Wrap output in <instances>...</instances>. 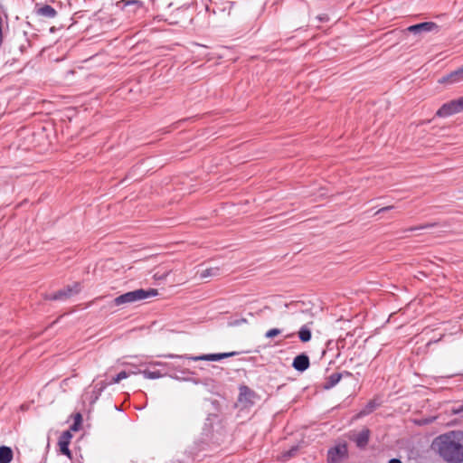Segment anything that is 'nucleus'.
I'll return each instance as SVG.
<instances>
[{
    "label": "nucleus",
    "mask_w": 463,
    "mask_h": 463,
    "mask_svg": "<svg viewBox=\"0 0 463 463\" xmlns=\"http://www.w3.org/2000/svg\"><path fill=\"white\" fill-rule=\"evenodd\" d=\"M280 334V330L278 328H272L266 332L265 336L267 338H272Z\"/></svg>",
    "instance_id": "nucleus-20"
},
{
    "label": "nucleus",
    "mask_w": 463,
    "mask_h": 463,
    "mask_svg": "<svg viewBox=\"0 0 463 463\" xmlns=\"http://www.w3.org/2000/svg\"><path fill=\"white\" fill-rule=\"evenodd\" d=\"M166 357H178V355H173V354H168L166 355ZM182 356H179V358H181Z\"/></svg>",
    "instance_id": "nucleus-28"
},
{
    "label": "nucleus",
    "mask_w": 463,
    "mask_h": 463,
    "mask_svg": "<svg viewBox=\"0 0 463 463\" xmlns=\"http://www.w3.org/2000/svg\"><path fill=\"white\" fill-rule=\"evenodd\" d=\"M389 463H402V462L398 458H392L389 461Z\"/></svg>",
    "instance_id": "nucleus-26"
},
{
    "label": "nucleus",
    "mask_w": 463,
    "mask_h": 463,
    "mask_svg": "<svg viewBox=\"0 0 463 463\" xmlns=\"http://www.w3.org/2000/svg\"><path fill=\"white\" fill-rule=\"evenodd\" d=\"M463 80V66L451 72L447 77H444L441 80V82H449V83H455Z\"/></svg>",
    "instance_id": "nucleus-11"
},
{
    "label": "nucleus",
    "mask_w": 463,
    "mask_h": 463,
    "mask_svg": "<svg viewBox=\"0 0 463 463\" xmlns=\"http://www.w3.org/2000/svg\"><path fill=\"white\" fill-rule=\"evenodd\" d=\"M158 294L156 289L149 288V289H136L133 291L127 292L117 297L113 303L116 306H122L132 304L137 301L144 300L146 298L156 297Z\"/></svg>",
    "instance_id": "nucleus-2"
},
{
    "label": "nucleus",
    "mask_w": 463,
    "mask_h": 463,
    "mask_svg": "<svg viewBox=\"0 0 463 463\" xmlns=\"http://www.w3.org/2000/svg\"><path fill=\"white\" fill-rule=\"evenodd\" d=\"M369 439V430H363L356 435L355 442L358 447H364L367 444Z\"/></svg>",
    "instance_id": "nucleus-13"
},
{
    "label": "nucleus",
    "mask_w": 463,
    "mask_h": 463,
    "mask_svg": "<svg viewBox=\"0 0 463 463\" xmlns=\"http://www.w3.org/2000/svg\"><path fill=\"white\" fill-rule=\"evenodd\" d=\"M458 100H459V103H460L461 110L463 111V97L459 98Z\"/></svg>",
    "instance_id": "nucleus-27"
},
{
    "label": "nucleus",
    "mask_w": 463,
    "mask_h": 463,
    "mask_svg": "<svg viewBox=\"0 0 463 463\" xmlns=\"http://www.w3.org/2000/svg\"><path fill=\"white\" fill-rule=\"evenodd\" d=\"M256 394L247 386H241L240 388V394L238 402L243 408L249 407L253 404Z\"/></svg>",
    "instance_id": "nucleus-5"
},
{
    "label": "nucleus",
    "mask_w": 463,
    "mask_h": 463,
    "mask_svg": "<svg viewBox=\"0 0 463 463\" xmlns=\"http://www.w3.org/2000/svg\"><path fill=\"white\" fill-rule=\"evenodd\" d=\"M462 411H463V405H460V406L453 409V413L454 414H458V413H460Z\"/></svg>",
    "instance_id": "nucleus-24"
},
{
    "label": "nucleus",
    "mask_w": 463,
    "mask_h": 463,
    "mask_svg": "<svg viewBox=\"0 0 463 463\" xmlns=\"http://www.w3.org/2000/svg\"><path fill=\"white\" fill-rule=\"evenodd\" d=\"M13 459V451L9 447H0V463H10Z\"/></svg>",
    "instance_id": "nucleus-12"
},
{
    "label": "nucleus",
    "mask_w": 463,
    "mask_h": 463,
    "mask_svg": "<svg viewBox=\"0 0 463 463\" xmlns=\"http://www.w3.org/2000/svg\"><path fill=\"white\" fill-rule=\"evenodd\" d=\"M128 376V374L125 371H122L115 378H113L112 383H118L121 380L126 379Z\"/></svg>",
    "instance_id": "nucleus-21"
},
{
    "label": "nucleus",
    "mask_w": 463,
    "mask_h": 463,
    "mask_svg": "<svg viewBox=\"0 0 463 463\" xmlns=\"http://www.w3.org/2000/svg\"><path fill=\"white\" fill-rule=\"evenodd\" d=\"M143 374L147 379H156L162 376V374L158 372H150V371H144Z\"/></svg>",
    "instance_id": "nucleus-19"
},
{
    "label": "nucleus",
    "mask_w": 463,
    "mask_h": 463,
    "mask_svg": "<svg viewBox=\"0 0 463 463\" xmlns=\"http://www.w3.org/2000/svg\"><path fill=\"white\" fill-rule=\"evenodd\" d=\"M433 446L445 460L456 463L463 461V446L458 433L451 431L440 435L435 439Z\"/></svg>",
    "instance_id": "nucleus-1"
},
{
    "label": "nucleus",
    "mask_w": 463,
    "mask_h": 463,
    "mask_svg": "<svg viewBox=\"0 0 463 463\" xmlns=\"http://www.w3.org/2000/svg\"><path fill=\"white\" fill-rule=\"evenodd\" d=\"M80 289V284L74 283L71 286H68L65 288L57 291L56 293L48 296L47 298L51 300H65L79 293Z\"/></svg>",
    "instance_id": "nucleus-3"
},
{
    "label": "nucleus",
    "mask_w": 463,
    "mask_h": 463,
    "mask_svg": "<svg viewBox=\"0 0 463 463\" xmlns=\"http://www.w3.org/2000/svg\"><path fill=\"white\" fill-rule=\"evenodd\" d=\"M37 13L43 16L48 18H53L56 16L57 12L51 5H44L38 9Z\"/></svg>",
    "instance_id": "nucleus-15"
},
{
    "label": "nucleus",
    "mask_w": 463,
    "mask_h": 463,
    "mask_svg": "<svg viewBox=\"0 0 463 463\" xmlns=\"http://www.w3.org/2000/svg\"><path fill=\"white\" fill-rule=\"evenodd\" d=\"M291 452H292V451H288V457H290V456H291Z\"/></svg>",
    "instance_id": "nucleus-29"
},
{
    "label": "nucleus",
    "mask_w": 463,
    "mask_h": 463,
    "mask_svg": "<svg viewBox=\"0 0 463 463\" xmlns=\"http://www.w3.org/2000/svg\"><path fill=\"white\" fill-rule=\"evenodd\" d=\"M340 380H341V374L340 373H335L331 374L327 378V380H326V382L325 383V388L326 389H330V388L334 387L336 383H339Z\"/></svg>",
    "instance_id": "nucleus-16"
},
{
    "label": "nucleus",
    "mask_w": 463,
    "mask_h": 463,
    "mask_svg": "<svg viewBox=\"0 0 463 463\" xmlns=\"http://www.w3.org/2000/svg\"><path fill=\"white\" fill-rule=\"evenodd\" d=\"M460 103L458 99L451 100L448 103H445L441 106V108L437 111V116L439 117H449L453 114L461 112Z\"/></svg>",
    "instance_id": "nucleus-4"
},
{
    "label": "nucleus",
    "mask_w": 463,
    "mask_h": 463,
    "mask_svg": "<svg viewBox=\"0 0 463 463\" xmlns=\"http://www.w3.org/2000/svg\"><path fill=\"white\" fill-rule=\"evenodd\" d=\"M347 448L345 445H337L328 451V463H340L341 459L345 457Z\"/></svg>",
    "instance_id": "nucleus-6"
},
{
    "label": "nucleus",
    "mask_w": 463,
    "mask_h": 463,
    "mask_svg": "<svg viewBox=\"0 0 463 463\" xmlns=\"http://www.w3.org/2000/svg\"><path fill=\"white\" fill-rule=\"evenodd\" d=\"M3 29H4V21H3V18L0 16V46L2 45L3 40H4Z\"/></svg>",
    "instance_id": "nucleus-22"
},
{
    "label": "nucleus",
    "mask_w": 463,
    "mask_h": 463,
    "mask_svg": "<svg viewBox=\"0 0 463 463\" xmlns=\"http://www.w3.org/2000/svg\"><path fill=\"white\" fill-rule=\"evenodd\" d=\"M235 352L230 353H220V354H203L199 356H192L189 359L194 361H220L224 358L232 357L235 355Z\"/></svg>",
    "instance_id": "nucleus-8"
},
{
    "label": "nucleus",
    "mask_w": 463,
    "mask_h": 463,
    "mask_svg": "<svg viewBox=\"0 0 463 463\" xmlns=\"http://www.w3.org/2000/svg\"><path fill=\"white\" fill-rule=\"evenodd\" d=\"M71 438V434L70 433V431H64L59 439V447H60L61 452L63 455L68 456L69 458H71V451L69 449V443H70Z\"/></svg>",
    "instance_id": "nucleus-10"
},
{
    "label": "nucleus",
    "mask_w": 463,
    "mask_h": 463,
    "mask_svg": "<svg viewBox=\"0 0 463 463\" xmlns=\"http://www.w3.org/2000/svg\"><path fill=\"white\" fill-rule=\"evenodd\" d=\"M438 28V25L432 22H424L418 24L409 26L406 31L414 33L415 35H420L422 33L433 31Z\"/></svg>",
    "instance_id": "nucleus-7"
},
{
    "label": "nucleus",
    "mask_w": 463,
    "mask_h": 463,
    "mask_svg": "<svg viewBox=\"0 0 463 463\" xmlns=\"http://www.w3.org/2000/svg\"><path fill=\"white\" fill-rule=\"evenodd\" d=\"M298 337L302 342H308L311 339V331L307 326H303L298 331Z\"/></svg>",
    "instance_id": "nucleus-17"
},
{
    "label": "nucleus",
    "mask_w": 463,
    "mask_h": 463,
    "mask_svg": "<svg viewBox=\"0 0 463 463\" xmlns=\"http://www.w3.org/2000/svg\"><path fill=\"white\" fill-rule=\"evenodd\" d=\"M376 405L374 402H370L358 414V417L365 416L375 409Z\"/></svg>",
    "instance_id": "nucleus-18"
},
{
    "label": "nucleus",
    "mask_w": 463,
    "mask_h": 463,
    "mask_svg": "<svg viewBox=\"0 0 463 463\" xmlns=\"http://www.w3.org/2000/svg\"><path fill=\"white\" fill-rule=\"evenodd\" d=\"M392 206H386V207H383L382 209H380V210L376 213V214H378V213H382V212L389 211V210H390V209H392Z\"/></svg>",
    "instance_id": "nucleus-25"
},
{
    "label": "nucleus",
    "mask_w": 463,
    "mask_h": 463,
    "mask_svg": "<svg viewBox=\"0 0 463 463\" xmlns=\"http://www.w3.org/2000/svg\"><path fill=\"white\" fill-rule=\"evenodd\" d=\"M432 226H434V224H427V225H424V226L413 227V228H411L410 230L411 231L422 230V229H425V228H428V227H432Z\"/></svg>",
    "instance_id": "nucleus-23"
},
{
    "label": "nucleus",
    "mask_w": 463,
    "mask_h": 463,
    "mask_svg": "<svg viewBox=\"0 0 463 463\" xmlns=\"http://www.w3.org/2000/svg\"><path fill=\"white\" fill-rule=\"evenodd\" d=\"M292 366L299 372H304L309 367V358L307 354H301L293 360Z\"/></svg>",
    "instance_id": "nucleus-9"
},
{
    "label": "nucleus",
    "mask_w": 463,
    "mask_h": 463,
    "mask_svg": "<svg viewBox=\"0 0 463 463\" xmlns=\"http://www.w3.org/2000/svg\"><path fill=\"white\" fill-rule=\"evenodd\" d=\"M220 275V269L219 268H209V269H203L200 273H199V278L201 279H208V278H211V277H216Z\"/></svg>",
    "instance_id": "nucleus-14"
}]
</instances>
